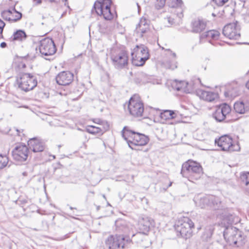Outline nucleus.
I'll return each mask as SVG.
<instances>
[{"instance_id":"nucleus-29","label":"nucleus","mask_w":249,"mask_h":249,"mask_svg":"<svg viewBox=\"0 0 249 249\" xmlns=\"http://www.w3.org/2000/svg\"><path fill=\"white\" fill-rule=\"evenodd\" d=\"M160 118L163 120H170L175 118L177 114L175 111L170 110H165L160 113Z\"/></svg>"},{"instance_id":"nucleus-9","label":"nucleus","mask_w":249,"mask_h":249,"mask_svg":"<svg viewBox=\"0 0 249 249\" xmlns=\"http://www.w3.org/2000/svg\"><path fill=\"white\" fill-rule=\"evenodd\" d=\"M17 82L18 88L25 91L32 90L37 85L36 78L30 73L20 74V77L17 78Z\"/></svg>"},{"instance_id":"nucleus-45","label":"nucleus","mask_w":249,"mask_h":249,"mask_svg":"<svg viewBox=\"0 0 249 249\" xmlns=\"http://www.w3.org/2000/svg\"><path fill=\"white\" fill-rule=\"evenodd\" d=\"M6 45H7L6 43L5 42H3L0 43V46L2 48H5L6 47Z\"/></svg>"},{"instance_id":"nucleus-53","label":"nucleus","mask_w":249,"mask_h":249,"mask_svg":"<svg viewBox=\"0 0 249 249\" xmlns=\"http://www.w3.org/2000/svg\"><path fill=\"white\" fill-rule=\"evenodd\" d=\"M242 2H245L247 0H240Z\"/></svg>"},{"instance_id":"nucleus-43","label":"nucleus","mask_w":249,"mask_h":249,"mask_svg":"<svg viewBox=\"0 0 249 249\" xmlns=\"http://www.w3.org/2000/svg\"><path fill=\"white\" fill-rule=\"evenodd\" d=\"M168 22L170 24H172L173 23H174V20L173 18H171L170 17L167 18Z\"/></svg>"},{"instance_id":"nucleus-15","label":"nucleus","mask_w":249,"mask_h":249,"mask_svg":"<svg viewBox=\"0 0 249 249\" xmlns=\"http://www.w3.org/2000/svg\"><path fill=\"white\" fill-rule=\"evenodd\" d=\"M29 149L25 145L19 144L13 150L12 154L13 159L17 161L23 162L27 160Z\"/></svg>"},{"instance_id":"nucleus-19","label":"nucleus","mask_w":249,"mask_h":249,"mask_svg":"<svg viewBox=\"0 0 249 249\" xmlns=\"http://www.w3.org/2000/svg\"><path fill=\"white\" fill-rule=\"evenodd\" d=\"M116 231L120 235H124L126 237H129L130 228L126 222L123 220L116 221Z\"/></svg>"},{"instance_id":"nucleus-56","label":"nucleus","mask_w":249,"mask_h":249,"mask_svg":"<svg viewBox=\"0 0 249 249\" xmlns=\"http://www.w3.org/2000/svg\"><path fill=\"white\" fill-rule=\"evenodd\" d=\"M50 1H51V2H52V1H54V0H51Z\"/></svg>"},{"instance_id":"nucleus-51","label":"nucleus","mask_w":249,"mask_h":249,"mask_svg":"<svg viewBox=\"0 0 249 249\" xmlns=\"http://www.w3.org/2000/svg\"><path fill=\"white\" fill-rule=\"evenodd\" d=\"M16 130L17 131V133H18V135H19V131L18 130V129H17Z\"/></svg>"},{"instance_id":"nucleus-14","label":"nucleus","mask_w":249,"mask_h":249,"mask_svg":"<svg viewBox=\"0 0 249 249\" xmlns=\"http://www.w3.org/2000/svg\"><path fill=\"white\" fill-rule=\"evenodd\" d=\"M215 142L223 151H233L239 148L238 145H235L232 143V139L228 135L222 136L218 139H215Z\"/></svg>"},{"instance_id":"nucleus-18","label":"nucleus","mask_w":249,"mask_h":249,"mask_svg":"<svg viewBox=\"0 0 249 249\" xmlns=\"http://www.w3.org/2000/svg\"><path fill=\"white\" fill-rule=\"evenodd\" d=\"M2 18L6 20L16 22L22 17V14L18 12L15 8L12 10H5L1 12Z\"/></svg>"},{"instance_id":"nucleus-3","label":"nucleus","mask_w":249,"mask_h":249,"mask_svg":"<svg viewBox=\"0 0 249 249\" xmlns=\"http://www.w3.org/2000/svg\"><path fill=\"white\" fill-rule=\"evenodd\" d=\"M131 242L129 237L116 234L110 235L105 241V246L108 249H124Z\"/></svg>"},{"instance_id":"nucleus-6","label":"nucleus","mask_w":249,"mask_h":249,"mask_svg":"<svg viewBox=\"0 0 249 249\" xmlns=\"http://www.w3.org/2000/svg\"><path fill=\"white\" fill-rule=\"evenodd\" d=\"M194 228L195 225L192 220L188 217H183L178 221L176 229L182 238L187 239L192 236Z\"/></svg>"},{"instance_id":"nucleus-2","label":"nucleus","mask_w":249,"mask_h":249,"mask_svg":"<svg viewBox=\"0 0 249 249\" xmlns=\"http://www.w3.org/2000/svg\"><path fill=\"white\" fill-rule=\"evenodd\" d=\"M202 173V168L197 162L189 160L182 165L181 174L183 177L198 179Z\"/></svg>"},{"instance_id":"nucleus-25","label":"nucleus","mask_w":249,"mask_h":249,"mask_svg":"<svg viewBox=\"0 0 249 249\" xmlns=\"http://www.w3.org/2000/svg\"><path fill=\"white\" fill-rule=\"evenodd\" d=\"M206 27V22L199 19L193 21L192 23V32L196 33H200Z\"/></svg>"},{"instance_id":"nucleus-28","label":"nucleus","mask_w":249,"mask_h":249,"mask_svg":"<svg viewBox=\"0 0 249 249\" xmlns=\"http://www.w3.org/2000/svg\"><path fill=\"white\" fill-rule=\"evenodd\" d=\"M182 5L183 2L182 0H173L172 4L171 5L172 7H175L177 8V16L180 18H182L183 16L182 14L183 11L182 9Z\"/></svg>"},{"instance_id":"nucleus-35","label":"nucleus","mask_w":249,"mask_h":249,"mask_svg":"<svg viewBox=\"0 0 249 249\" xmlns=\"http://www.w3.org/2000/svg\"><path fill=\"white\" fill-rule=\"evenodd\" d=\"M210 246V249H224V246L218 241L213 242Z\"/></svg>"},{"instance_id":"nucleus-48","label":"nucleus","mask_w":249,"mask_h":249,"mask_svg":"<svg viewBox=\"0 0 249 249\" xmlns=\"http://www.w3.org/2000/svg\"><path fill=\"white\" fill-rule=\"evenodd\" d=\"M246 86V87L248 89H249V80L247 82Z\"/></svg>"},{"instance_id":"nucleus-27","label":"nucleus","mask_w":249,"mask_h":249,"mask_svg":"<svg viewBox=\"0 0 249 249\" xmlns=\"http://www.w3.org/2000/svg\"><path fill=\"white\" fill-rule=\"evenodd\" d=\"M220 33L216 30H212L206 32L200 35V42L204 38L217 40L219 38Z\"/></svg>"},{"instance_id":"nucleus-1","label":"nucleus","mask_w":249,"mask_h":249,"mask_svg":"<svg viewBox=\"0 0 249 249\" xmlns=\"http://www.w3.org/2000/svg\"><path fill=\"white\" fill-rule=\"evenodd\" d=\"M121 133L123 138L126 141L129 147L133 150H139L135 147L145 145L149 141L148 136L135 132L128 126H124Z\"/></svg>"},{"instance_id":"nucleus-5","label":"nucleus","mask_w":249,"mask_h":249,"mask_svg":"<svg viewBox=\"0 0 249 249\" xmlns=\"http://www.w3.org/2000/svg\"><path fill=\"white\" fill-rule=\"evenodd\" d=\"M111 4V0H97L94 4L92 12L95 10L98 16H103L105 19L111 20L114 14L110 10Z\"/></svg>"},{"instance_id":"nucleus-34","label":"nucleus","mask_w":249,"mask_h":249,"mask_svg":"<svg viewBox=\"0 0 249 249\" xmlns=\"http://www.w3.org/2000/svg\"><path fill=\"white\" fill-rule=\"evenodd\" d=\"M9 161L8 158L6 156L0 155V169H3L6 166Z\"/></svg>"},{"instance_id":"nucleus-32","label":"nucleus","mask_w":249,"mask_h":249,"mask_svg":"<svg viewBox=\"0 0 249 249\" xmlns=\"http://www.w3.org/2000/svg\"><path fill=\"white\" fill-rule=\"evenodd\" d=\"M12 37L14 40H22L26 38V35L24 31L18 30L14 33Z\"/></svg>"},{"instance_id":"nucleus-11","label":"nucleus","mask_w":249,"mask_h":249,"mask_svg":"<svg viewBox=\"0 0 249 249\" xmlns=\"http://www.w3.org/2000/svg\"><path fill=\"white\" fill-rule=\"evenodd\" d=\"M39 49L40 53L45 56L52 55L56 51L53 40L49 37L44 38L40 41Z\"/></svg>"},{"instance_id":"nucleus-58","label":"nucleus","mask_w":249,"mask_h":249,"mask_svg":"<svg viewBox=\"0 0 249 249\" xmlns=\"http://www.w3.org/2000/svg\"><path fill=\"white\" fill-rule=\"evenodd\" d=\"M70 209H72L73 208H72L71 207H70Z\"/></svg>"},{"instance_id":"nucleus-41","label":"nucleus","mask_w":249,"mask_h":249,"mask_svg":"<svg viewBox=\"0 0 249 249\" xmlns=\"http://www.w3.org/2000/svg\"><path fill=\"white\" fill-rule=\"evenodd\" d=\"M218 6H222L229 0H213Z\"/></svg>"},{"instance_id":"nucleus-30","label":"nucleus","mask_w":249,"mask_h":249,"mask_svg":"<svg viewBox=\"0 0 249 249\" xmlns=\"http://www.w3.org/2000/svg\"><path fill=\"white\" fill-rule=\"evenodd\" d=\"M234 109L235 111L239 114H244L247 110L245 105L243 102H237L234 104Z\"/></svg>"},{"instance_id":"nucleus-26","label":"nucleus","mask_w":249,"mask_h":249,"mask_svg":"<svg viewBox=\"0 0 249 249\" xmlns=\"http://www.w3.org/2000/svg\"><path fill=\"white\" fill-rule=\"evenodd\" d=\"M108 127L109 125L108 124H106V127L88 125L86 127V131L88 133L92 134L102 135L108 129Z\"/></svg>"},{"instance_id":"nucleus-12","label":"nucleus","mask_w":249,"mask_h":249,"mask_svg":"<svg viewBox=\"0 0 249 249\" xmlns=\"http://www.w3.org/2000/svg\"><path fill=\"white\" fill-rule=\"evenodd\" d=\"M240 28L237 21L226 25L223 29V35L230 39H237L240 36Z\"/></svg>"},{"instance_id":"nucleus-40","label":"nucleus","mask_w":249,"mask_h":249,"mask_svg":"<svg viewBox=\"0 0 249 249\" xmlns=\"http://www.w3.org/2000/svg\"><path fill=\"white\" fill-rule=\"evenodd\" d=\"M166 0H157L156 5L159 8H162L165 4Z\"/></svg>"},{"instance_id":"nucleus-17","label":"nucleus","mask_w":249,"mask_h":249,"mask_svg":"<svg viewBox=\"0 0 249 249\" xmlns=\"http://www.w3.org/2000/svg\"><path fill=\"white\" fill-rule=\"evenodd\" d=\"M28 145L30 149L35 153L42 152L46 147L45 142L37 138L30 139L28 141Z\"/></svg>"},{"instance_id":"nucleus-36","label":"nucleus","mask_w":249,"mask_h":249,"mask_svg":"<svg viewBox=\"0 0 249 249\" xmlns=\"http://www.w3.org/2000/svg\"><path fill=\"white\" fill-rule=\"evenodd\" d=\"M111 29L105 24L100 26L99 31L101 33L108 34L111 32Z\"/></svg>"},{"instance_id":"nucleus-4","label":"nucleus","mask_w":249,"mask_h":249,"mask_svg":"<svg viewBox=\"0 0 249 249\" xmlns=\"http://www.w3.org/2000/svg\"><path fill=\"white\" fill-rule=\"evenodd\" d=\"M131 55L132 63L136 66H143L149 58L148 49L143 44L136 45L131 52Z\"/></svg>"},{"instance_id":"nucleus-46","label":"nucleus","mask_w":249,"mask_h":249,"mask_svg":"<svg viewBox=\"0 0 249 249\" xmlns=\"http://www.w3.org/2000/svg\"><path fill=\"white\" fill-rule=\"evenodd\" d=\"M171 57L172 58H173L174 59H176V54L175 53H172V52H171Z\"/></svg>"},{"instance_id":"nucleus-21","label":"nucleus","mask_w":249,"mask_h":249,"mask_svg":"<svg viewBox=\"0 0 249 249\" xmlns=\"http://www.w3.org/2000/svg\"><path fill=\"white\" fill-rule=\"evenodd\" d=\"M153 220L148 217H142L139 222V228L143 234H146L149 231L150 226L152 225Z\"/></svg>"},{"instance_id":"nucleus-54","label":"nucleus","mask_w":249,"mask_h":249,"mask_svg":"<svg viewBox=\"0 0 249 249\" xmlns=\"http://www.w3.org/2000/svg\"><path fill=\"white\" fill-rule=\"evenodd\" d=\"M23 175L24 176H26V173L25 172H24V173H23Z\"/></svg>"},{"instance_id":"nucleus-33","label":"nucleus","mask_w":249,"mask_h":249,"mask_svg":"<svg viewBox=\"0 0 249 249\" xmlns=\"http://www.w3.org/2000/svg\"><path fill=\"white\" fill-rule=\"evenodd\" d=\"M213 234V230L211 228H208L205 229L203 232L201 238L204 241H208L211 238Z\"/></svg>"},{"instance_id":"nucleus-22","label":"nucleus","mask_w":249,"mask_h":249,"mask_svg":"<svg viewBox=\"0 0 249 249\" xmlns=\"http://www.w3.org/2000/svg\"><path fill=\"white\" fill-rule=\"evenodd\" d=\"M191 83H188L185 81H178L175 80L172 84L173 88L177 90L185 93H190L191 90L189 88L191 87Z\"/></svg>"},{"instance_id":"nucleus-42","label":"nucleus","mask_w":249,"mask_h":249,"mask_svg":"<svg viewBox=\"0 0 249 249\" xmlns=\"http://www.w3.org/2000/svg\"><path fill=\"white\" fill-rule=\"evenodd\" d=\"M5 25V24L4 22L0 19V36H2V33L3 32V28L4 27Z\"/></svg>"},{"instance_id":"nucleus-52","label":"nucleus","mask_w":249,"mask_h":249,"mask_svg":"<svg viewBox=\"0 0 249 249\" xmlns=\"http://www.w3.org/2000/svg\"><path fill=\"white\" fill-rule=\"evenodd\" d=\"M52 157H53V159H55V156L53 155V156H52Z\"/></svg>"},{"instance_id":"nucleus-23","label":"nucleus","mask_w":249,"mask_h":249,"mask_svg":"<svg viewBox=\"0 0 249 249\" xmlns=\"http://www.w3.org/2000/svg\"><path fill=\"white\" fill-rule=\"evenodd\" d=\"M149 30V25L144 18H141L139 23L137 25L135 32L141 36Z\"/></svg>"},{"instance_id":"nucleus-16","label":"nucleus","mask_w":249,"mask_h":249,"mask_svg":"<svg viewBox=\"0 0 249 249\" xmlns=\"http://www.w3.org/2000/svg\"><path fill=\"white\" fill-rule=\"evenodd\" d=\"M57 83L66 86L71 84L73 80V74L69 71H63L59 73L55 78Z\"/></svg>"},{"instance_id":"nucleus-57","label":"nucleus","mask_w":249,"mask_h":249,"mask_svg":"<svg viewBox=\"0 0 249 249\" xmlns=\"http://www.w3.org/2000/svg\"><path fill=\"white\" fill-rule=\"evenodd\" d=\"M135 236V234H133L132 235V236L133 237V236Z\"/></svg>"},{"instance_id":"nucleus-37","label":"nucleus","mask_w":249,"mask_h":249,"mask_svg":"<svg viewBox=\"0 0 249 249\" xmlns=\"http://www.w3.org/2000/svg\"><path fill=\"white\" fill-rule=\"evenodd\" d=\"M216 202L214 201H211L210 203V207L214 209H219L221 207V202L220 199L219 198V203H217V204H216Z\"/></svg>"},{"instance_id":"nucleus-13","label":"nucleus","mask_w":249,"mask_h":249,"mask_svg":"<svg viewBox=\"0 0 249 249\" xmlns=\"http://www.w3.org/2000/svg\"><path fill=\"white\" fill-rule=\"evenodd\" d=\"M231 111V108L227 104H222L217 107L213 113V118L218 122L224 121Z\"/></svg>"},{"instance_id":"nucleus-50","label":"nucleus","mask_w":249,"mask_h":249,"mask_svg":"<svg viewBox=\"0 0 249 249\" xmlns=\"http://www.w3.org/2000/svg\"><path fill=\"white\" fill-rule=\"evenodd\" d=\"M137 6H138V10L139 11L140 8V5H139L138 3H137Z\"/></svg>"},{"instance_id":"nucleus-49","label":"nucleus","mask_w":249,"mask_h":249,"mask_svg":"<svg viewBox=\"0 0 249 249\" xmlns=\"http://www.w3.org/2000/svg\"><path fill=\"white\" fill-rule=\"evenodd\" d=\"M66 14V12H64V13L62 14V15H61V18H62L63 16H64V15H65V14Z\"/></svg>"},{"instance_id":"nucleus-7","label":"nucleus","mask_w":249,"mask_h":249,"mask_svg":"<svg viewBox=\"0 0 249 249\" xmlns=\"http://www.w3.org/2000/svg\"><path fill=\"white\" fill-rule=\"evenodd\" d=\"M128 109L129 113L134 117H142L144 114V105L138 95L131 97L129 101Z\"/></svg>"},{"instance_id":"nucleus-47","label":"nucleus","mask_w":249,"mask_h":249,"mask_svg":"<svg viewBox=\"0 0 249 249\" xmlns=\"http://www.w3.org/2000/svg\"><path fill=\"white\" fill-rule=\"evenodd\" d=\"M62 0L65 1L64 5L65 6H67L68 8H70L69 6L68 5V2L67 1V0Z\"/></svg>"},{"instance_id":"nucleus-38","label":"nucleus","mask_w":249,"mask_h":249,"mask_svg":"<svg viewBox=\"0 0 249 249\" xmlns=\"http://www.w3.org/2000/svg\"><path fill=\"white\" fill-rule=\"evenodd\" d=\"M225 94L226 96L235 97L238 95V93L236 91V90H233V91H231L229 89L227 91H225Z\"/></svg>"},{"instance_id":"nucleus-31","label":"nucleus","mask_w":249,"mask_h":249,"mask_svg":"<svg viewBox=\"0 0 249 249\" xmlns=\"http://www.w3.org/2000/svg\"><path fill=\"white\" fill-rule=\"evenodd\" d=\"M240 179L242 183L246 186L249 193V172H243L241 174Z\"/></svg>"},{"instance_id":"nucleus-55","label":"nucleus","mask_w":249,"mask_h":249,"mask_svg":"<svg viewBox=\"0 0 249 249\" xmlns=\"http://www.w3.org/2000/svg\"><path fill=\"white\" fill-rule=\"evenodd\" d=\"M212 15L213 16V17H215V15L213 13L212 14Z\"/></svg>"},{"instance_id":"nucleus-44","label":"nucleus","mask_w":249,"mask_h":249,"mask_svg":"<svg viewBox=\"0 0 249 249\" xmlns=\"http://www.w3.org/2000/svg\"><path fill=\"white\" fill-rule=\"evenodd\" d=\"M172 184V182L170 181L169 184L166 187H164L163 189L165 191L169 187H170Z\"/></svg>"},{"instance_id":"nucleus-10","label":"nucleus","mask_w":249,"mask_h":249,"mask_svg":"<svg viewBox=\"0 0 249 249\" xmlns=\"http://www.w3.org/2000/svg\"><path fill=\"white\" fill-rule=\"evenodd\" d=\"M223 235L230 245H236L242 242L241 232L235 227L230 226L226 228L224 231Z\"/></svg>"},{"instance_id":"nucleus-24","label":"nucleus","mask_w":249,"mask_h":249,"mask_svg":"<svg viewBox=\"0 0 249 249\" xmlns=\"http://www.w3.org/2000/svg\"><path fill=\"white\" fill-rule=\"evenodd\" d=\"M200 98L209 102H212L218 99V94L217 93L205 90H200L198 92Z\"/></svg>"},{"instance_id":"nucleus-20","label":"nucleus","mask_w":249,"mask_h":249,"mask_svg":"<svg viewBox=\"0 0 249 249\" xmlns=\"http://www.w3.org/2000/svg\"><path fill=\"white\" fill-rule=\"evenodd\" d=\"M215 201L217 203H219V197L213 195H207L201 197L197 202L196 201V205L201 208H205L210 207V203L211 201Z\"/></svg>"},{"instance_id":"nucleus-39","label":"nucleus","mask_w":249,"mask_h":249,"mask_svg":"<svg viewBox=\"0 0 249 249\" xmlns=\"http://www.w3.org/2000/svg\"><path fill=\"white\" fill-rule=\"evenodd\" d=\"M93 122L95 123H96L100 125H102L101 127H106V124H107V122H105V121H102L100 119H95L93 120Z\"/></svg>"},{"instance_id":"nucleus-8","label":"nucleus","mask_w":249,"mask_h":249,"mask_svg":"<svg viewBox=\"0 0 249 249\" xmlns=\"http://www.w3.org/2000/svg\"><path fill=\"white\" fill-rule=\"evenodd\" d=\"M111 59L113 66L117 69H122L128 64V54L124 50L116 49L112 51Z\"/></svg>"}]
</instances>
